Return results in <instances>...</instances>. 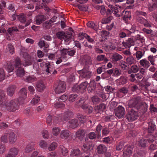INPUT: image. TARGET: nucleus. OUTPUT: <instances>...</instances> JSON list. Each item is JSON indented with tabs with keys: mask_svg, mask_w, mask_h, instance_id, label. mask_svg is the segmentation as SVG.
<instances>
[{
	"mask_svg": "<svg viewBox=\"0 0 157 157\" xmlns=\"http://www.w3.org/2000/svg\"><path fill=\"white\" fill-rule=\"evenodd\" d=\"M18 99H12L7 101L2 105V109L3 110H6L10 112H15L19 109L20 104Z\"/></svg>",
	"mask_w": 157,
	"mask_h": 157,
	"instance_id": "obj_1",
	"label": "nucleus"
},
{
	"mask_svg": "<svg viewBox=\"0 0 157 157\" xmlns=\"http://www.w3.org/2000/svg\"><path fill=\"white\" fill-rule=\"evenodd\" d=\"M56 35L58 39L61 40L63 39L65 42H69V43L72 37V34L69 32L59 31L56 33Z\"/></svg>",
	"mask_w": 157,
	"mask_h": 157,
	"instance_id": "obj_2",
	"label": "nucleus"
},
{
	"mask_svg": "<svg viewBox=\"0 0 157 157\" xmlns=\"http://www.w3.org/2000/svg\"><path fill=\"white\" fill-rule=\"evenodd\" d=\"M139 114L137 111L131 109L128 111L125 118L129 122H132L137 119L139 116Z\"/></svg>",
	"mask_w": 157,
	"mask_h": 157,
	"instance_id": "obj_3",
	"label": "nucleus"
},
{
	"mask_svg": "<svg viewBox=\"0 0 157 157\" xmlns=\"http://www.w3.org/2000/svg\"><path fill=\"white\" fill-rule=\"evenodd\" d=\"M88 85L87 82L86 81L82 82L79 85L74 86L72 88L73 92L83 94L86 91L87 87Z\"/></svg>",
	"mask_w": 157,
	"mask_h": 157,
	"instance_id": "obj_4",
	"label": "nucleus"
},
{
	"mask_svg": "<svg viewBox=\"0 0 157 157\" xmlns=\"http://www.w3.org/2000/svg\"><path fill=\"white\" fill-rule=\"evenodd\" d=\"M53 87L56 93L60 94L65 92L66 85L64 82L59 81L55 84Z\"/></svg>",
	"mask_w": 157,
	"mask_h": 157,
	"instance_id": "obj_5",
	"label": "nucleus"
},
{
	"mask_svg": "<svg viewBox=\"0 0 157 157\" xmlns=\"http://www.w3.org/2000/svg\"><path fill=\"white\" fill-rule=\"evenodd\" d=\"M76 136L78 139L82 141L85 142L86 141V139H87V135L86 133V130L83 129L78 130L76 132Z\"/></svg>",
	"mask_w": 157,
	"mask_h": 157,
	"instance_id": "obj_6",
	"label": "nucleus"
},
{
	"mask_svg": "<svg viewBox=\"0 0 157 157\" xmlns=\"http://www.w3.org/2000/svg\"><path fill=\"white\" fill-rule=\"evenodd\" d=\"M134 146L133 145H129L123 151L122 157H131L132 154Z\"/></svg>",
	"mask_w": 157,
	"mask_h": 157,
	"instance_id": "obj_7",
	"label": "nucleus"
},
{
	"mask_svg": "<svg viewBox=\"0 0 157 157\" xmlns=\"http://www.w3.org/2000/svg\"><path fill=\"white\" fill-rule=\"evenodd\" d=\"M79 74H80L81 76L83 78L88 79L90 78L91 76V72L88 69L84 68L82 70L78 71Z\"/></svg>",
	"mask_w": 157,
	"mask_h": 157,
	"instance_id": "obj_8",
	"label": "nucleus"
},
{
	"mask_svg": "<svg viewBox=\"0 0 157 157\" xmlns=\"http://www.w3.org/2000/svg\"><path fill=\"white\" fill-rule=\"evenodd\" d=\"M124 109L121 105L119 106L115 110V115L119 118H122L124 117Z\"/></svg>",
	"mask_w": 157,
	"mask_h": 157,
	"instance_id": "obj_9",
	"label": "nucleus"
},
{
	"mask_svg": "<svg viewBox=\"0 0 157 157\" xmlns=\"http://www.w3.org/2000/svg\"><path fill=\"white\" fill-rule=\"evenodd\" d=\"M140 101V98L139 97L132 99L129 104V107L134 108L136 109L140 104L139 102Z\"/></svg>",
	"mask_w": 157,
	"mask_h": 157,
	"instance_id": "obj_10",
	"label": "nucleus"
},
{
	"mask_svg": "<svg viewBox=\"0 0 157 157\" xmlns=\"http://www.w3.org/2000/svg\"><path fill=\"white\" fill-rule=\"evenodd\" d=\"M127 145L128 144L126 142L121 141L116 144V150L117 151H122Z\"/></svg>",
	"mask_w": 157,
	"mask_h": 157,
	"instance_id": "obj_11",
	"label": "nucleus"
},
{
	"mask_svg": "<svg viewBox=\"0 0 157 157\" xmlns=\"http://www.w3.org/2000/svg\"><path fill=\"white\" fill-rule=\"evenodd\" d=\"M19 150L16 147H13L10 148L8 153L6 155V157H14L18 153Z\"/></svg>",
	"mask_w": 157,
	"mask_h": 157,
	"instance_id": "obj_12",
	"label": "nucleus"
},
{
	"mask_svg": "<svg viewBox=\"0 0 157 157\" xmlns=\"http://www.w3.org/2000/svg\"><path fill=\"white\" fill-rule=\"evenodd\" d=\"M9 142L10 144L15 143L17 140V136L13 132H10L8 134Z\"/></svg>",
	"mask_w": 157,
	"mask_h": 157,
	"instance_id": "obj_13",
	"label": "nucleus"
},
{
	"mask_svg": "<svg viewBox=\"0 0 157 157\" xmlns=\"http://www.w3.org/2000/svg\"><path fill=\"white\" fill-rule=\"evenodd\" d=\"M148 127L147 129V132L150 134L153 133L156 129V125L153 121L149 122L148 123Z\"/></svg>",
	"mask_w": 157,
	"mask_h": 157,
	"instance_id": "obj_14",
	"label": "nucleus"
},
{
	"mask_svg": "<svg viewBox=\"0 0 157 157\" xmlns=\"http://www.w3.org/2000/svg\"><path fill=\"white\" fill-rule=\"evenodd\" d=\"M136 109L144 113L146 112L147 109V105L144 102L140 103Z\"/></svg>",
	"mask_w": 157,
	"mask_h": 157,
	"instance_id": "obj_15",
	"label": "nucleus"
},
{
	"mask_svg": "<svg viewBox=\"0 0 157 157\" xmlns=\"http://www.w3.org/2000/svg\"><path fill=\"white\" fill-rule=\"evenodd\" d=\"M93 144L91 143H90L83 145L82 148L84 151L89 153V155L91 151L93 150Z\"/></svg>",
	"mask_w": 157,
	"mask_h": 157,
	"instance_id": "obj_16",
	"label": "nucleus"
},
{
	"mask_svg": "<svg viewBox=\"0 0 157 157\" xmlns=\"http://www.w3.org/2000/svg\"><path fill=\"white\" fill-rule=\"evenodd\" d=\"M16 86L15 85H10L7 89V94L10 97H12L15 93Z\"/></svg>",
	"mask_w": 157,
	"mask_h": 157,
	"instance_id": "obj_17",
	"label": "nucleus"
},
{
	"mask_svg": "<svg viewBox=\"0 0 157 157\" xmlns=\"http://www.w3.org/2000/svg\"><path fill=\"white\" fill-rule=\"evenodd\" d=\"M36 86V90L39 92L43 91L45 88V86L44 82L42 81H38Z\"/></svg>",
	"mask_w": 157,
	"mask_h": 157,
	"instance_id": "obj_18",
	"label": "nucleus"
},
{
	"mask_svg": "<svg viewBox=\"0 0 157 157\" xmlns=\"http://www.w3.org/2000/svg\"><path fill=\"white\" fill-rule=\"evenodd\" d=\"M19 97L18 99L20 100H24L27 97V92L26 90L24 88H22L21 89L19 92Z\"/></svg>",
	"mask_w": 157,
	"mask_h": 157,
	"instance_id": "obj_19",
	"label": "nucleus"
},
{
	"mask_svg": "<svg viewBox=\"0 0 157 157\" xmlns=\"http://www.w3.org/2000/svg\"><path fill=\"white\" fill-rule=\"evenodd\" d=\"M69 127L72 128H75L77 127L79 124H78V120L75 119H72L69 122Z\"/></svg>",
	"mask_w": 157,
	"mask_h": 157,
	"instance_id": "obj_20",
	"label": "nucleus"
},
{
	"mask_svg": "<svg viewBox=\"0 0 157 157\" xmlns=\"http://www.w3.org/2000/svg\"><path fill=\"white\" fill-rule=\"evenodd\" d=\"M73 114L72 112L70 111H67L64 112L63 116V119L66 121L68 120L73 117Z\"/></svg>",
	"mask_w": 157,
	"mask_h": 157,
	"instance_id": "obj_21",
	"label": "nucleus"
},
{
	"mask_svg": "<svg viewBox=\"0 0 157 157\" xmlns=\"http://www.w3.org/2000/svg\"><path fill=\"white\" fill-rule=\"evenodd\" d=\"M96 83L94 80L90 81L89 86L87 88L88 91L90 92H91L92 91L94 90L96 88Z\"/></svg>",
	"mask_w": 157,
	"mask_h": 157,
	"instance_id": "obj_22",
	"label": "nucleus"
},
{
	"mask_svg": "<svg viewBox=\"0 0 157 157\" xmlns=\"http://www.w3.org/2000/svg\"><path fill=\"white\" fill-rule=\"evenodd\" d=\"M70 133L68 130H64L61 131L60 134V137L64 139H67L70 135Z\"/></svg>",
	"mask_w": 157,
	"mask_h": 157,
	"instance_id": "obj_23",
	"label": "nucleus"
},
{
	"mask_svg": "<svg viewBox=\"0 0 157 157\" xmlns=\"http://www.w3.org/2000/svg\"><path fill=\"white\" fill-rule=\"evenodd\" d=\"M97 152L99 154H102L105 153L107 150L106 147L103 144H100L97 148Z\"/></svg>",
	"mask_w": 157,
	"mask_h": 157,
	"instance_id": "obj_24",
	"label": "nucleus"
},
{
	"mask_svg": "<svg viewBox=\"0 0 157 157\" xmlns=\"http://www.w3.org/2000/svg\"><path fill=\"white\" fill-rule=\"evenodd\" d=\"M97 94L98 97L101 98V100L102 101H106L108 98L106 94L102 91H99L97 93Z\"/></svg>",
	"mask_w": 157,
	"mask_h": 157,
	"instance_id": "obj_25",
	"label": "nucleus"
},
{
	"mask_svg": "<svg viewBox=\"0 0 157 157\" xmlns=\"http://www.w3.org/2000/svg\"><path fill=\"white\" fill-rule=\"evenodd\" d=\"M134 43L133 40L131 38H129L126 40V41H124L122 42V44L125 47L130 48L131 45Z\"/></svg>",
	"mask_w": 157,
	"mask_h": 157,
	"instance_id": "obj_26",
	"label": "nucleus"
},
{
	"mask_svg": "<svg viewBox=\"0 0 157 157\" xmlns=\"http://www.w3.org/2000/svg\"><path fill=\"white\" fill-rule=\"evenodd\" d=\"M46 17L44 15H39L37 17L36 20V22L37 25H39L44 21L46 20Z\"/></svg>",
	"mask_w": 157,
	"mask_h": 157,
	"instance_id": "obj_27",
	"label": "nucleus"
},
{
	"mask_svg": "<svg viewBox=\"0 0 157 157\" xmlns=\"http://www.w3.org/2000/svg\"><path fill=\"white\" fill-rule=\"evenodd\" d=\"M153 2L152 4H149L148 9L149 10L151 11L157 8V0H152Z\"/></svg>",
	"mask_w": 157,
	"mask_h": 157,
	"instance_id": "obj_28",
	"label": "nucleus"
},
{
	"mask_svg": "<svg viewBox=\"0 0 157 157\" xmlns=\"http://www.w3.org/2000/svg\"><path fill=\"white\" fill-rule=\"evenodd\" d=\"M5 97V94L4 93V91L2 90H0V106L1 108L2 107V105L5 103L3 102Z\"/></svg>",
	"mask_w": 157,
	"mask_h": 157,
	"instance_id": "obj_29",
	"label": "nucleus"
},
{
	"mask_svg": "<svg viewBox=\"0 0 157 157\" xmlns=\"http://www.w3.org/2000/svg\"><path fill=\"white\" fill-rule=\"evenodd\" d=\"M122 58V57L121 55L117 53L113 54L111 57L112 60L114 62L119 61Z\"/></svg>",
	"mask_w": 157,
	"mask_h": 157,
	"instance_id": "obj_30",
	"label": "nucleus"
},
{
	"mask_svg": "<svg viewBox=\"0 0 157 157\" xmlns=\"http://www.w3.org/2000/svg\"><path fill=\"white\" fill-rule=\"evenodd\" d=\"M140 63L141 65L146 68H148L150 65V63L144 59L141 60L140 62Z\"/></svg>",
	"mask_w": 157,
	"mask_h": 157,
	"instance_id": "obj_31",
	"label": "nucleus"
},
{
	"mask_svg": "<svg viewBox=\"0 0 157 157\" xmlns=\"http://www.w3.org/2000/svg\"><path fill=\"white\" fill-rule=\"evenodd\" d=\"M35 150V148L33 145L28 144L25 148V151L26 153H29Z\"/></svg>",
	"mask_w": 157,
	"mask_h": 157,
	"instance_id": "obj_32",
	"label": "nucleus"
},
{
	"mask_svg": "<svg viewBox=\"0 0 157 157\" xmlns=\"http://www.w3.org/2000/svg\"><path fill=\"white\" fill-rule=\"evenodd\" d=\"M87 26L94 29L95 31H97L98 30V27L97 25L92 21H90L87 23Z\"/></svg>",
	"mask_w": 157,
	"mask_h": 157,
	"instance_id": "obj_33",
	"label": "nucleus"
},
{
	"mask_svg": "<svg viewBox=\"0 0 157 157\" xmlns=\"http://www.w3.org/2000/svg\"><path fill=\"white\" fill-rule=\"evenodd\" d=\"M16 74L17 76L22 77L25 74L24 69L22 67H19L17 71Z\"/></svg>",
	"mask_w": 157,
	"mask_h": 157,
	"instance_id": "obj_34",
	"label": "nucleus"
},
{
	"mask_svg": "<svg viewBox=\"0 0 157 157\" xmlns=\"http://www.w3.org/2000/svg\"><path fill=\"white\" fill-rule=\"evenodd\" d=\"M91 99L92 102L94 104H97L99 103L101 99L99 98L97 95H94L93 96Z\"/></svg>",
	"mask_w": 157,
	"mask_h": 157,
	"instance_id": "obj_35",
	"label": "nucleus"
},
{
	"mask_svg": "<svg viewBox=\"0 0 157 157\" xmlns=\"http://www.w3.org/2000/svg\"><path fill=\"white\" fill-rule=\"evenodd\" d=\"M102 128V126L99 124L96 128V134L97 135V138L99 139L101 136V131Z\"/></svg>",
	"mask_w": 157,
	"mask_h": 157,
	"instance_id": "obj_36",
	"label": "nucleus"
},
{
	"mask_svg": "<svg viewBox=\"0 0 157 157\" xmlns=\"http://www.w3.org/2000/svg\"><path fill=\"white\" fill-rule=\"evenodd\" d=\"M147 140L144 139H141L139 142V146L143 147H147Z\"/></svg>",
	"mask_w": 157,
	"mask_h": 157,
	"instance_id": "obj_37",
	"label": "nucleus"
},
{
	"mask_svg": "<svg viewBox=\"0 0 157 157\" xmlns=\"http://www.w3.org/2000/svg\"><path fill=\"white\" fill-rule=\"evenodd\" d=\"M106 105L104 103H101L99 105L96 106V109H101L102 111L106 108Z\"/></svg>",
	"mask_w": 157,
	"mask_h": 157,
	"instance_id": "obj_38",
	"label": "nucleus"
},
{
	"mask_svg": "<svg viewBox=\"0 0 157 157\" xmlns=\"http://www.w3.org/2000/svg\"><path fill=\"white\" fill-rule=\"evenodd\" d=\"M80 154L81 151L79 149H74L70 154V155L71 156H77L80 155Z\"/></svg>",
	"mask_w": 157,
	"mask_h": 157,
	"instance_id": "obj_39",
	"label": "nucleus"
},
{
	"mask_svg": "<svg viewBox=\"0 0 157 157\" xmlns=\"http://www.w3.org/2000/svg\"><path fill=\"white\" fill-rule=\"evenodd\" d=\"M113 18L112 16H109L107 18H103L101 21V23L103 24H107Z\"/></svg>",
	"mask_w": 157,
	"mask_h": 157,
	"instance_id": "obj_40",
	"label": "nucleus"
},
{
	"mask_svg": "<svg viewBox=\"0 0 157 157\" xmlns=\"http://www.w3.org/2000/svg\"><path fill=\"white\" fill-rule=\"evenodd\" d=\"M54 107L56 109L58 108H63L65 106V105L61 102H56L54 105Z\"/></svg>",
	"mask_w": 157,
	"mask_h": 157,
	"instance_id": "obj_41",
	"label": "nucleus"
},
{
	"mask_svg": "<svg viewBox=\"0 0 157 157\" xmlns=\"http://www.w3.org/2000/svg\"><path fill=\"white\" fill-rule=\"evenodd\" d=\"M8 137V134H6L2 136L1 138V141L2 142L6 143L8 142L7 138Z\"/></svg>",
	"mask_w": 157,
	"mask_h": 157,
	"instance_id": "obj_42",
	"label": "nucleus"
},
{
	"mask_svg": "<svg viewBox=\"0 0 157 157\" xmlns=\"http://www.w3.org/2000/svg\"><path fill=\"white\" fill-rule=\"evenodd\" d=\"M6 69L8 73H10L13 71L14 69V67L11 63H10L8 64V66L6 67Z\"/></svg>",
	"mask_w": 157,
	"mask_h": 157,
	"instance_id": "obj_43",
	"label": "nucleus"
},
{
	"mask_svg": "<svg viewBox=\"0 0 157 157\" xmlns=\"http://www.w3.org/2000/svg\"><path fill=\"white\" fill-rule=\"evenodd\" d=\"M5 78V75L4 70L0 69V82L4 80Z\"/></svg>",
	"mask_w": 157,
	"mask_h": 157,
	"instance_id": "obj_44",
	"label": "nucleus"
},
{
	"mask_svg": "<svg viewBox=\"0 0 157 157\" xmlns=\"http://www.w3.org/2000/svg\"><path fill=\"white\" fill-rule=\"evenodd\" d=\"M41 134L44 138L48 139L49 137V134L48 131L45 130H44L41 132Z\"/></svg>",
	"mask_w": 157,
	"mask_h": 157,
	"instance_id": "obj_45",
	"label": "nucleus"
},
{
	"mask_svg": "<svg viewBox=\"0 0 157 157\" xmlns=\"http://www.w3.org/2000/svg\"><path fill=\"white\" fill-rule=\"evenodd\" d=\"M60 129L59 128L55 127L52 129V133L54 136H57L59 133Z\"/></svg>",
	"mask_w": 157,
	"mask_h": 157,
	"instance_id": "obj_46",
	"label": "nucleus"
},
{
	"mask_svg": "<svg viewBox=\"0 0 157 157\" xmlns=\"http://www.w3.org/2000/svg\"><path fill=\"white\" fill-rule=\"evenodd\" d=\"M57 146V144L56 142H53L51 144L50 146L48 148V149L49 151H53Z\"/></svg>",
	"mask_w": 157,
	"mask_h": 157,
	"instance_id": "obj_47",
	"label": "nucleus"
},
{
	"mask_svg": "<svg viewBox=\"0 0 157 157\" xmlns=\"http://www.w3.org/2000/svg\"><path fill=\"white\" fill-rule=\"evenodd\" d=\"M45 65L47 67L46 70V72L50 73H51V72H52V71L51 70V66L50 65V63H46L45 64Z\"/></svg>",
	"mask_w": 157,
	"mask_h": 157,
	"instance_id": "obj_48",
	"label": "nucleus"
},
{
	"mask_svg": "<svg viewBox=\"0 0 157 157\" xmlns=\"http://www.w3.org/2000/svg\"><path fill=\"white\" fill-rule=\"evenodd\" d=\"M78 95L77 94H71L69 96V100L70 101H74L77 98Z\"/></svg>",
	"mask_w": 157,
	"mask_h": 157,
	"instance_id": "obj_49",
	"label": "nucleus"
},
{
	"mask_svg": "<svg viewBox=\"0 0 157 157\" xmlns=\"http://www.w3.org/2000/svg\"><path fill=\"white\" fill-rule=\"evenodd\" d=\"M18 19L21 22H25L26 20L25 16L24 14L18 15Z\"/></svg>",
	"mask_w": 157,
	"mask_h": 157,
	"instance_id": "obj_50",
	"label": "nucleus"
},
{
	"mask_svg": "<svg viewBox=\"0 0 157 157\" xmlns=\"http://www.w3.org/2000/svg\"><path fill=\"white\" fill-rule=\"evenodd\" d=\"M126 61L128 63L131 65L134 63L135 60L134 59V58L132 56H130L127 58Z\"/></svg>",
	"mask_w": 157,
	"mask_h": 157,
	"instance_id": "obj_51",
	"label": "nucleus"
},
{
	"mask_svg": "<svg viewBox=\"0 0 157 157\" xmlns=\"http://www.w3.org/2000/svg\"><path fill=\"white\" fill-rule=\"evenodd\" d=\"M38 45L40 48H42L43 47L47 48L48 46V44L46 45L44 41L42 40H40L39 42L38 43Z\"/></svg>",
	"mask_w": 157,
	"mask_h": 157,
	"instance_id": "obj_52",
	"label": "nucleus"
},
{
	"mask_svg": "<svg viewBox=\"0 0 157 157\" xmlns=\"http://www.w3.org/2000/svg\"><path fill=\"white\" fill-rule=\"evenodd\" d=\"M8 49L10 53L13 54L14 52V48L12 44H9L8 45Z\"/></svg>",
	"mask_w": 157,
	"mask_h": 157,
	"instance_id": "obj_53",
	"label": "nucleus"
},
{
	"mask_svg": "<svg viewBox=\"0 0 157 157\" xmlns=\"http://www.w3.org/2000/svg\"><path fill=\"white\" fill-rule=\"evenodd\" d=\"M115 90V88H112L111 86H107L105 87V90L106 91L111 93H113V92Z\"/></svg>",
	"mask_w": 157,
	"mask_h": 157,
	"instance_id": "obj_54",
	"label": "nucleus"
},
{
	"mask_svg": "<svg viewBox=\"0 0 157 157\" xmlns=\"http://www.w3.org/2000/svg\"><path fill=\"white\" fill-rule=\"evenodd\" d=\"M39 145L41 148H45L47 147L48 144L44 140H41L40 142Z\"/></svg>",
	"mask_w": 157,
	"mask_h": 157,
	"instance_id": "obj_55",
	"label": "nucleus"
},
{
	"mask_svg": "<svg viewBox=\"0 0 157 157\" xmlns=\"http://www.w3.org/2000/svg\"><path fill=\"white\" fill-rule=\"evenodd\" d=\"M15 66L16 67H17L18 68L19 67H19V66L21 65V60L19 58H17L15 61Z\"/></svg>",
	"mask_w": 157,
	"mask_h": 157,
	"instance_id": "obj_56",
	"label": "nucleus"
},
{
	"mask_svg": "<svg viewBox=\"0 0 157 157\" xmlns=\"http://www.w3.org/2000/svg\"><path fill=\"white\" fill-rule=\"evenodd\" d=\"M61 150L63 155L66 156L68 155V151L67 149L63 146L61 147Z\"/></svg>",
	"mask_w": 157,
	"mask_h": 157,
	"instance_id": "obj_57",
	"label": "nucleus"
},
{
	"mask_svg": "<svg viewBox=\"0 0 157 157\" xmlns=\"http://www.w3.org/2000/svg\"><path fill=\"white\" fill-rule=\"evenodd\" d=\"M89 137L90 139H94L97 137V135L94 132H91L89 135Z\"/></svg>",
	"mask_w": 157,
	"mask_h": 157,
	"instance_id": "obj_58",
	"label": "nucleus"
},
{
	"mask_svg": "<svg viewBox=\"0 0 157 157\" xmlns=\"http://www.w3.org/2000/svg\"><path fill=\"white\" fill-rule=\"evenodd\" d=\"M69 49V48H63L62 49H60V51L61 52V54L63 56H65L67 55V54L68 53V50Z\"/></svg>",
	"mask_w": 157,
	"mask_h": 157,
	"instance_id": "obj_59",
	"label": "nucleus"
},
{
	"mask_svg": "<svg viewBox=\"0 0 157 157\" xmlns=\"http://www.w3.org/2000/svg\"><path fill=\"white\" fill-rule=\"evenodd\" d=\"M150 109L151 113L156 112L157 113V108L155 107L153 104H151Z\"/></svg>",
	"mask_w": 157,
	"mask_h": 157,
	"instance_id": "obj_60",
	"label": "nucleus"
},
{
	"mask_svg": "<svg viewBox=\"0 0 157 157\" xmlns=\"http://www.w3.org/2000/svg\"><path fill=\"white\" fill-rule=\"evenodd\" d=\"M40 100V97L37 96V97H35L33 99L31 102L32 104H33L35 105L38 103Z\"/></svg>",
	"mask_w": 157,
	"mask_h": 157,
	"instance_id": "obj_61",
	"label": "nucleus"
},
{
	"mask_svg": "<svg viewBox=\"0 0 157 157\" xmlns=\"http://www.w3.org/2000/svg\"><path fill=\"white\" fill-rule=\"evenodd\" d=\"M67 99V96L66 95H63L61 96L60 98L58 99L59 101H60V99H61V102H64L66 101Z\"/></svg>",
	"mask_w": 157,
	"mask_h": 157,
	"instance_id": "obj_62",
	"label": "nucleus"
},
{
	"mask_svg": "<svg viewBox=\"0 0 157 157\" xmlns=\"http://www.w3.org/2000/svg\"><path fill=\"white\" fill-rule=\"evenodd\" d=\"M93 110V107L91 106L88 105L87 108L85 110V112L88 114H90L92 112Z\"/></svg>",
	"mask_w": 157,
	"mask_h": 157,
	"instance_id": "obj_63",
	"label": "nucleus"
},
{
	"mask_svg": "<svg viewBox=\"0 0 157 157\" xmlns=\"http://www.w3.org/2000/svg\"><path fill=\"white\" fill-rule=\"evenodd\" d=\"M121 73V71L117 68H115L113 70V74L117 76H119Z\"/></svg>",
	"mask_w": 157,
	"mask_h": 157,
	"instance_id": "obj_64",
	"label": "nucleus"
}]
</instances>
